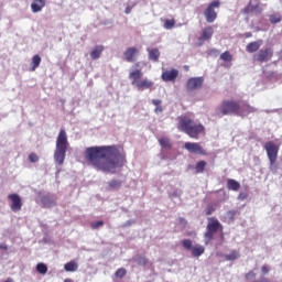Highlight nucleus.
<instances>
[{
	"label": "nucleus",
	"mask_w": 282,
	"mask_h": 282,
	"mask_svg": "<svg viewBox=\"0 0 282 282\" xmlns=\"http://www.w3.org/2000/svg\"><path fill=\"white\" fill-rule=\"evenodd\" d=\"M213 34H215V30L213 29V26L204 28L197 39V46L202 47V45H204L206 41H210V39H213Z\"/></svg>",
	"instance_id": "9d476101"
},
{
	"label": "nucleus",
	"mask_w": 282,
	"mask_h": 282,
	"mask_svg": "<svg viewBox=\"0 0 282 282\" xmlns=\"http://www.w3.org/2000/svg\"><path fill=\"white\" fill-rule=\"evenodd\" d=\"M256 278H257V273H254V271H249V272L246 274V279H247V280L256 279Z\"/></svg>",
	"instance_id": "79ce46f5"
},
{
	"label": "nucleus",
	"mask_w": 282,
	"mask_h": 282,
	"mask_svg": "<svg viewBox=\"0 0 282 282\" xmlns=\"http://www.w3.org/2000/svg\"><path fill=\"white\" fill-rule=\"evenodd\" d=\"M102 52H105V46L96 45L90 52V58L93 61H98V58L102 55Z\"/></svg>",
	"instance_id": "412c9836"
},
{
	"label": "nucleus",
	"mask_w": 282,
	"mask_h": 282,
	"mask_svg": "<svg viewBox=\"0 0 282 282\" xmlns=\"http://www.w3.org/2000/svg\"><path fill=\"white\" fill-rule=\"evenodd\" d=\"M264 151L269 158L270 171H276V160H279V145L269 141L264 144Z\"/></svg>",
	"instance_id": "423d86ee"
},
{
	"label": "nucleus",
	"mask_w": 282,
	"mask_h": 282,
	"mask_svg": "<svg viewBox=\"0 0 282 282\" xmlns=\"http://www.w3.org/2000/svg\"><path fill=\"white\" fill-rule=\"evenodd\" d=\"M108 186L110 188H112L113 191H118V188H120V186H122V182L118 181V180H112L108 183Z\"/></svg>",
	"instance_id": "72a5a7b5"
},
{
	"label": "nucleus",
	"mask_w": 282,
	"mask_h": 282,
	"mask_svg": "<svg viewBox=\"0 0 282 282\" xmlns=\"http://www.w3.org/2000/svg\"><path fill=\"white\" fill-rule=\"evenodd\" d=\"M126 14H131V7L126 8Z\"/></svg>",
	"instance_id": "09e8293b"
},
{
	"label": "nucleus",
	"mask_w": 282,
	"mask_h": 282,
	"mask_svg": "<svg viewBox=\"0 0 282 282\" xmlns=\"http://www.w3.org/2000/svg\"><path fill=\"white\" fill-rule=\"evenodd\" d=\"M261 14L263 8H261V2L259 0H250L249 3L242 9V14Z\"/></svg>",
	"instance_id": "1a4fd4ad"
},
{
	"label": "nucleus",
	"mask_w": 282,
	"mask_h": 282,
	"mask_svg": "<svg viewBox=\"0 0 282 282\" xmlns=\"http://www.w3.org/2000/svg\"><path fill=\"white\" fill-rule=\"evenodd\" d=\"M134 87L139 89V91H144V89H152L153 88V82L144 78V79H139L135 84Z\"/></svg>",
	"instance_id": "a211bd4d"
},
{
	"label": "nucleus",
	"mask_w": 282,
	"mask_h": 282,
	"mask_svg": "<svg viewBox=\"0 0 282 282\" xmlns=\"http://www.w3.org/2000/svg\"><path fill=\"white\" fill-rule=\"evenodd\" d=\"M272 56H274L272 48L260 50L256 55V61H258V63H268V61L272 59Z\"/></svg>",
	"instance_id": "ddd939ff"
},
{
	"label": "nucleus",
	"mask_w": 282,
	"mask_h": 282,
	"mask_svg": "<svg viewBox=\"0 0 282 282\" xmlns=\"http://www.w3.org/2000/svg\"><path fill=\"white\" fill-rule=\"evenodd\" d=\"M149 58H150V61H154V63H158V61H160V50H158V48L150 50Z\"/></svg>",
	"instance_id": "393cba45"
},
{
	"label": "nucleus",
	"mask_w": 282,
	"mask_h": 282,
	"mask_svg": "<svg viewBox=\"0 0 282 282\" xmlns=\"http://www.w3.org/2000/svg\"><path fill=\"white\" fill-rule=\"evenodd\" d=\"M235 215H237V212L236 210H229L227 213V217H229V219H235Z\"/></svg>",
	"instance_id": "c03bdc74"
},
{
	"label": "nucleus",
	"mask_w": 282,
	"mask_h": 282,
	"mask_svg": "<svg viewBox=\"0 0 282 282\" xmlns=\"http://www.w3.org/2000/svg\"><path fill=\"white\" fill-rule=\"evenodd\" d=\"M0 250H8V245H0Z\"/></svg>",
	"instance_id": "49530a36"
},
{
	"label": "nucleus",
	"mask_w": 282,
	"mask_h": 282,
	"mask_svg": "<svg viewBox=\"0 0 282 282\" xmlns=\"http://www.w3.org/2000/svg\"><path fill=\"white\" fill-rule=\"evenodd\" d=\"M261 272H262V274H268V272H270V267H268L267 264L262 265Z\"/></svg>",
	"instance_id": "37998d69"
},
{
	"label": "nucleus",
	"mask_w": 282,
	"mask_h": 282,
	"mask_svg": "<svg viewBox=\"0 0 282 282\" xmlns=\"http://www.w3.org/2000/svg\"><path fill=\"white\" fill-rule=\"evenodd\" d=\"M225 259L226 261H237V259H239V251H230V253L225 254Z\"/></svg>",
	"instance_id": "cd10ccee"
},
{
	"label": "nucleus",
	"mask_w": 282,
	"mask_h": 282,
	"mask_svg": "<svg viewBox=\"0 0 282 282\" xmlns=\"http://www.w3.org/2000/svg\"><path fill=\"white\" fill-rule=\"evenodd\" d=\"M36 272H39V274H47V264L40 262L36 264Z\"/></svg>",
	"instance_id": "c756f323"
},
{
	"label": "nucleus",
	"mask_w": 282,
	"mask_h": 282,
	"mask_svg": "<svg viewBox=\"0 0 282 282\" xmlns=\"http://www.w3.org/2000/svg\"><path fill=\"white\" fill-rule=\"evenodd\" d=\"M281 20H282V17L279 13L270 15V19H269L270 23L272 24L281 23Z\"/></svg>",
	"instance_id": "f704fd0d"
},
{
	"label": "nucleus",
	"mask_w": 282,
	"mask_h": 282,
	"mask_svg": "<svg viewBox=\"0 0 282 282\" xmlns=\"http://www.w3.org/2000/svg\"><path fill=\"white\" fill-rule=\"evenodd\" d=\"M177 129L194 140H198L199 135H206V128L204 124L197 123L188 117L178 118Z\"/></svg>",
	"instance_id": "f03ea898"
},
{
	"label": "nucleus",
	"mask_w": 282,
	"mask_h": 282,
	"mask_svg": "<svg viewBox=\"0 0 282 282\" xmlns=\"http://www.w3.org/2000/svg\"><path fill=\"white\" fill-rule=\"evenodd\" d=\"M45 0H33V2L31 3V10L32 12L36 13V12H41V10H43V8H45Z\"/></svg>",
	"instance_id": "4be33fe9"
},
{
	"label": "nucleus",
	"mask_w": 282,
	"mask_h": 282,
	"mask_svg": "<svg viewBox=\"0 0 282 282\" xmlns=\"http://www.w3.org/2000/svg\"><path fill=\"white\" fill-rule=\"evenodd\" d=\"M140 54V51L135 48V46L128 47L123 52V56L127 61V63H135V58H138V55Z\"/></svg>",
	"instance_id": "dca6fc26"
},
{
	"label": "nucleus",
	"mask_w": 282,
	"mask_h": 282,
	"mask_svg": "<svg viewBox=\"0 0 282 282\" xmlns=\"http://www.w3.org/2000/svg\"><path fill=\"white\" fill-rule=\"evenodd\" d=\"M178 221H180V224H184V226H186V219L185 218H180Z\"/></svg>",
	"instance_id": "de8ad7c7"
},
{
	"label": "nucleus",
	"mask_w": 282,
	"mask_h": 282,
	"mask_svg": "<svg viewBox=\"0 0 282 282\" xmlns=\"http://www.w3.org/2000/svg\"><path fill=\"white\" fill-rule=\"evenodd\" d=\"M245 37H246V39H252V33H251V32L245 33Z\"/></svg>",
	"instance_id": "a18cd8bd"
},
{
	"label": "nucleus",
	"mask_w": 282,
	"mask_h": 282,
	"mask_svg": "<svg viewBox=\"0 0 282 282\" xmlns=\"http://www.w3.org/2000/svg\"><path fill=\"white\" fill-rule=\"evenodd\" d=\"M4 282H14L12 278H8Z\"/></svg>",
	"instance_id": "8fccbe9b"
},
{
	"label": "nucleus",
	"mask_w": 282,
	"mask_h": 282,
	"mask_svg": "<svg viewBox=\"0 0 282 282\" xmlns=\"http://www.w3.org/2000/svg\"><path fill=\"white\" fill-rule=\"evenodd\" d=\"M69 149V141L67 140V131L64 128H61L57 139H56V149L54 153V159L59 166L65 162V155Z\"/></svg>",
	"instance_id": "7ed1b4c3"
},
{
	"label": "nucleus",
	"mask_w": 282,
	"mask_h": 282,
	"mask_svg": "<svg viewBox=\"0 0 282 282\" xmlns=\"http://www.w3.org/2000/svg\"><path fill=\"white\" fill-rule=\"evenodd\" d=\"M64 282H74L72 279H65Z\"/></svg>",
	"instance_id": "603ef678"
},
{
	"label": "nucleus",
	"mask_w": 282,
	"mask_h": 282,
	"mask_svg": "<svg viewBox=\"0 0 282 282\" xmlns=\"http://www.w3.org/2000/svg\"><path fill=\"white\" fill-rule=\"evenodd\" d=\"M161 147H163V149H171V140L166 137H162L160 140H159Z\"/></svg>",
	"instance_id": "473e14b6"
},
{
	"label": "nucleus",
	"mask_w": 282,
	"mask_h": 282,
	"mask_svg": "<svg viewBox=\"0 0 282 282\" xmlns=\"http://www.w3.org/2000/svg\"><path fill=\"white\" fill-rule=\"evenodd\" d=\"M90 226H91L93 230H97V228L105 226V221H102V220L94 221L90 224Z\"/></svg>",
	"instance_id": "58836bf2"
},
{
	"label": "nucleus",
	"mask_w": 282,
	"mask_h": 282,
	"mask_svg": "<svg viewBox=\"0 0 282 282\" xmlns=\"http://www.w3.org/2000/svg\"><path fill=\"white\" fill-rule=\"evenodd\" d=\"M250 113H257V108L250 106V104L248 102H245L242 105L238 104L237 116H240V118H246L250 116Z\"/></svg>",
	"instance_id": "f8f14e48"
},
{
	"label": "nucleus",
	"mask_w": 282,
	"mask_h": 282,
	"mask_svg": "<svg viewBox=\"0 0 282 282\" xmlns=\"http://www.w3.org/2000/svg\"><path fill=\"white\" fill-rule=\"evenodd\" d=\"M142 76H144V74L142 73V69L137 68L133 69L129 73V78L131 82V85H135L139 80H142Z\"/></svg>",
	"instance_id": "6ab92c4d"
},
{
	"label": "nucleus",
	"mask_w": 282,
	"mask_h": 282,
	"mask_svg": "<svg viewBox=\"0 0 282 282\" xmlns=\"http://www.w3.org/2000/svg\"><path fill=\"white\" fill-rule=\"evenodd\" d=\"M261 45H263V40L250 42L249 44H247L246 51L249 54H253V52H259V48L261 47Z\"/></svg>",
	"instance_id": "aec40b11"
},
{
	"label": "nucleus",
	"mask_w": 282,
	"mask_h": 282,
	"mask_svg": "<svg viewBox=\"0 0 282 282\" xmlns=\"http://www.w3.org/2000/svg\"><path fill=\"white\" fill-rule=\"evenodd\" d=\"M182 246L185 250H193V241L191 239L182 240Z\"/></svg>",
	"instance_id": "e433bc0d"
},
{
	"label": "nucleus",
	"mask_w": 282,
	"mask_h": 282,
	"mask_svg": "<svg viewBox=\"0 0 282 282\" xmlns=\"http://www.w3.org/2000/svg\"><path fill=\"white\" fill-rule=\"evenodd\" d=\"M221 7V1L213 0L204 11V17L207 23H215L217 21V11L216 8Z\"/></svg>",
	"instance_id": "0eeeda50"
},
{
	"label": "nucleus",
	"mask_w": 282,
	"mask_h": 282,
	"mask_svg": "<svg viewBox=\"0 0 282 282\" xmlns=\"http://www.w3.org/2000/svg\"><path fill=\"white\" fill-rule=\"evenodd\" d=\"M206 252V248L202 245H196L195 247H192V257H202Z\"/></svg>",
	"instance_id": "5701e85b"
},
{
	"label": "nucleus",
	"mask_w": 282,
	"mask_h": 282,
	"mask_svg": "<svg viewBox=\"0 0 282 282\" xmlns=\"http://www.w3.org/2000/svg\"><path fill=\"white\" fill-rule=\"evenodd\" d=\"M29 161H30V162H33V163L39 162V155H36V153H31V154L29 155Z\"/></svg>",
	"instance_id": "a19ab883"
},
{
	"label": "nucleus",
	"mask_w": 282,
	"mask_h": 282,
	"mask_svg": "<svg viewBox=\"0 0 282 282\" xmlns=\"http://www.w3.org/2000/svg\"><path fill=\"white\" fill-rule=\"evenodd\" d=\"M42 208H52L56 204V196L44 195L41 197Z\"/></svg>",
	"instance_id": "f3484780"
},
{
	"label": "nucleus",
	"mask_w": 282,
	"mask_h": 282,
	"mask_svg": "<svg viewBox=\"0 0 282 282\" xmlns=\"http://www.w3.org/2000/svg\"><path fill=\"white\" fill-rule=\"evenodd\" d=\"M221 61H225V63H230L232 61V55L230 52L226 51L220 55Z\"/></svg>",
	"instance_id": "c9c22d12"
},
{
	"label": "nucleus",
	"mask_w": 282,
	"mask_h": 282,
	"mask_svg": "<svg viewBox=\"0 0 282 282\" xmlns=\"http://www.w3.org/2000/svg\"><path fill=\"white\" fill-rule=\"evenodd\" d=\"M177 76H180V70L172 68L171 70L163 72L161 78L164 83H175Z\"/></svg>",
	"instance_id": "2eb2a0df"
},
{
	"label": "nucleus",
	"mask_w": 282,
	"mask_h": 282,
	"mask_svg": "<svg viewBox=\"0 0 282 282\" xmlns=\"http://www.w3.org/2000/svg\"><path fill=\"white\" fill-rule=\"evenodd\" d=\"M215 210H216L215 205H207L205 209V215L210 216L213 215V213H215Z\"/></svg>",
	"instance_id": "ea45409f"
},
{
	"label": "nucleus",
	"mask_w": 282,
	"mask_h": 282,
	"mask_svg": "<svg viewBox=\"0 0 282 282\" xmlns=\"http://www.w3.org/2000/svg\"><path fill=\"white\" fill-rule=\"evenodd\" d=\"M204 85V77H191L186 83L187 91H196V89H202Z\"/></svg>",
	"instance_id": "9b49d317"
},
{
	"label": "nucleus",
	"mask_w": 282,
	"mask_h": 282,
	"mask_svg": "<svg viewBox=\"0 0 282 282\" xmlns=\"http://www.w3.org/2000/svg\"><path fill=\"white\" fill-rule=\"evenodd\" d=\"M8 199L11 200L10 208L13 213H19V210L23 208V202H21V196H19V194H10Z\"/></svg>",
	"instance_id": "4468645a"
},
{
	"label": "nucleus",
	"mask_w": 282,
	"mask_h": 282,
	"mask_svg": "<svg viewBox=\"0 0 282 282\" xmlns=\"http://www.w3.org/2000/svg\"><path fill=\"white\" fill-rule=\"evenodd\" d=\"M184 149L192 155H208V152L199 142H185Z\"/></svg>",
	"instance_id": "6e6552de"
},
{
	"label": "nucleus",
	"mask_w": 282,
	"mask_h": 282,
	"mask_svg": "<svg viewBox=\"0 0 282 282\" xmlns=\"http://www.w3.org/2000/svg\"><path fill=\"white\" fill-rule=\"evenodd\" d=\"M207 163L206 161H198L195 165L196 173H204V170L206 169Z\"/></svg>",
	"instance_id": "7c9ffc66"
},
{
	"label": "nucleus",
	"mask_w": 282,
	"mask_h": 282,
	"mask_svg": "<svg viewBox=\"0 0 282 282\" xmlns=\"http://www.w3.org/2000/svg\"><path fill=\"white\" fill-rule=\"evenodd\" d=\"M133 67H140V62L134 63Z\"/></svg>",
	"instance_id": "3c124183"
},
{
	"label": "nucleus",
	"mask_w": 282,
	"mask_h": 282,
	"mask_svg": "<svg viewBox=\"0 0 282 282\" xmlns=\"http://www.w3.org/2000/svg\"><path fill=\"white\" fill-rule=\"evenodd\" d=\"M85 160L102 173H116L127 162L124 153L116 145L90 147L85 151Z\"/></svg>",
	"instance_id": "f257e3e1"
},
{
	"label": "nucleus",
	"mask_w": 282,
	"mask_h": 282,
	"mask_svg": "<svg viewBox=\"0 0 282 282\" xmlns=\"http://www.w3.org/2000/svg\"><path fill=\"white\" fill-rule=\"evenodd\" d=\"M217 232H220L221 237H224V225H221L217 218L209 217L206 232L204 234L205 246H208L209 242L215 239V235H217Z\"/></svg>",
	"instance_id": "20e7f679"
},
{
	"label": "nucleus",
	"mask_w": 282,
	"mask_h": 282,
	"mask_svg": "<svg viewBox=\"0 0 282 282\" xmlns=\"http://www.w3.org/2000/svg\"><path fill=\"white\" fill-rule=\"evenodd\" d=\"M227 188L228 191H239V188H241V184L234 178H229L227 180Z\"/></svg>",
	"instance_id": "b1692460"
},
{
	"label": "nucleus",
	"mask_w": 282,
	"mask_h": 282,
	"mask_svg": "<svg viewBox=\"0 0 282 282\" xmlns=\"http://www.w3.org/2000/svg\"><path fill=\"white\" fill-rule=\"evenodd\" d=\"M163 28L165 30H173V28H175V19H166L164 20V24H163Z\"/></svg>",
	"instance_id": "2f4dec72"
},
{
	"label": "nucleus",
	"mask_w": 282,
	"mask_h": 282,
	"mask_svg": "<svg viewBox=\"0 0 282 282\" xmlns=\"http://www.w3.org/2000/svg\"><path fill=\"white\" fill-rule=\"evenodd\" d=\"M152 105H154V107H156L154 109L155 113H162L164 111V108H162V106H160V105H162V100L153 99Z\"/></svg>",
	"instance_id": "c85d7f7f"
},
{
	"label": "nucleus",
	"mask_w": 282,
	"mask_h": 282,
	"mask_svg": "<svg viewBox=\"0 0 282 282\" xmlns=\"http://www.w3.org/2000/svg\"><path fill=\"white\" fill-rule=\"evenodd\" d=\"M239 111V102L235 100H224L220 106L217 108V116H237Z\"/></svg>",
	"instance_id": "39448f33"
},
{
	"label": "nucleus",
	"mask_w": 282,
	"mask_h": 282,
	"mask_svg": "<svg viewBox=\"0 0 282 282\" xmlns=\"http://www.w3.org/2000/svg\"><path fill=\"white\" fill-rule=\"evenodd\" d=\"M41 65V56L34 55L31 62V72H36V68Z\"/></svg>",
	"instance_id": "a878e982"
},
{
	"label": "nucleus",
	"mask_w": 282,
	"mask_h": 282,
	"mask_svg": "<svg viewBox=\"0 0 282 282\" xmlns=\"http://www.w3.org/2000/svg\"><path fill=\"white\" fill-rule=\"evenodd\" d=\"M66 272H76L78 270V263L69 261L64 265Z\"/></svg>",
	"instance_id": "bb28decb"
},
{
	"label": "nucleus",
	"mask_w": 282,
	"mask_h": 282,
	"mask_svg": "<svg viewBox=\"0 0 282 282\" xmlns=\"http://www.w3.org/2000/svg\"><path fill=\"white\" fill-rule=\"evenodd\" d=\"M115 276L117 279H123V276H127V269L120 268L116 271Z\"/></svg>",
	"instance_id": "4c0bfd02"
}]
</instances>
